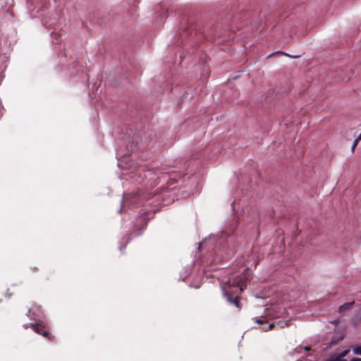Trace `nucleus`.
<instances>
[{
    "mask_svg": "<svg viewBox=\"0 0 361 361\" xmlns=\"http://www.w3.org/2000/svg\"><path fill=\"white\" fill-rule=\"evenodd\" d=\"M243 280V277L240 276L234 278L232 280L229 279L224 284H221L224 296L230 304L235 305L238 310L241 309L238 296L245 288Z\"/></svg>",
    "mask_w": 361,
    "mask_h": 361,
    "instance_id": "f257e3e1",
    "label": "nucleus"
},
{
    "mask_svg": "<svg viewBox=\"0 0 361 361\" xmlns=\"http://www.w3.org/2000/svg\"><path fill=\"white\" fill-rule=\"evenodd\" d=\"M144 176L147 180V183L151 186L156 185L161 178H166L167 174L161 171L160 169H142Z\"/></svg>",
    "mask_w": 361,
    "mask_h": 361,
    "instance_id": "f03ea898",
    "label": "nucleus"
},
{
    "mask_svg": "<svg viewBox=\"0 0 361 361\" xmlns=\"http://www.w3.org/2000/svg\"><path fill=\"white\" fill-rule=\"evenodd\" d=\"M27 315L31 319H36L35 317H40L41 310L40 307H35L28 310Z\"/></svg>",
    "mask_w": 361,
    "mask_h": 361,
    "instance_id": "7ed1b4c3",
    "label": "nucleus"
},
{
    "mask_svg": "<svg viewBox=\"0 0 361 361\" xmlns=\"http://www.w3.org/2000/svg\"><path fill=\"white\" fill-rule=\"evenodd\" d=\"M31 328L35 331L37 334L42 335L44 337H47L49 335V332L47 331H42L40 327L37 326V324H31Z\"/></svg>",
    "mask_w": 361,
    "mask_h": 361,
    "instance_id": "20e7f679",
    "label": "nucleus"
},
{
    "mask_svg": "<svg viewBox=\"0 0 361 361\" xmlns=\"http://www.w3.org/2000/svg\"><path fill=\"white\" fill-rule=\"evenodd\" d=\"M355 304L354 301L350 302H345L342 305L339 306L338 307V312L342 313L345 310H350L353 308V305Z\"/></svg>",
    "mask_w": 361,
    "mask_h": 361,
    "instance_id": "39448f33",
    "label": "nucleus"
},
{
    "mask_svg": "<svg viewBox=\"0 0 361 361\" xmlns=\"http://www.w3.org/2000/svg\"><path fill=\"white\" fill-rule=\"evenodd\" d=\"M343 338V334H341L339 335H335L332 337L331 340V344H336Z\"/></svg>",
    "mask_w": 361,
    "mask_h": 361,
    "instance_id": "423d86ee",
    "label": "nucleus"
},
{
    "mask_svg": "<svg viewBox=\"0 0 361 361\" xmlns=\"http://www.w3.org/2000/svg\"><path fill=\"white\" fill-rule=\"evenodd\" d=\"M352 350L354 354L361 355V345L353 347Z\"/></svg>",
    "mask_w": 361,
    "mask_h": 361,
    "instance_id": "0eeeda50",
    "label": "nucleus"
},
{
    "mask_svg": "<svg viewBox=\"0 0 361 361\" xmlns=\"http://www.w3.org/2000/svg\"><path fill=\"white\" fill-rule=\"evenodd\" d=\"M274 326V323L269 324L267 326H264L262 328V331H267L269 330H271Z\"/></svg>",
    "mask_w": 361,
    "mask_h": 361,
    "instance_id": "6e6552de",
    "label": "nucleus"
},
{
    "mask_svg": "<svg viewBox=\"0 0 361 361\" xmlns=\"http://www.w3.org/2000/svg\"><path fill=\"white\" fill-rule=\"evenodd\" d=\"M360 142L359 140H357V138H355L353 145H352V147H351V150L352 152H354L355 150V148L356 147V146L357 145L358 142Z\"/></svg>",
    "mask_w": 361,
    "mask_h": 361,
    "instance_id": "1a4fd4ad",
    "label": "nucleus"
},
{
    "mask_svg": "<svg viewBox=\"0 0 361 361\" xmlns=\"http://www.w3.org/2000/svg\"><path fill=\"white\" fill-rule=\"evenodd\" d=\"M253 319H254V321H255L256 323H258V324H264V323H265V322H264V320H262V319H259V318H258V317H255V318H254Z\"/></svg>",
    "mask_w": 361,
    "mask_h": 361,
    "instance_id": "9d476101",
    "label": "nucleus"
},
{
    "mask_svg": "<svg viewBox=\"0 0 361 361\" xmlns=\"http://www.w3.org/2000/svg\"><path fill=\"white\" fill-rule=\"evenodd\" d=\"M281 53L284 54V55H286V56H289L290 58H298L300 56L299 55H290V54H288L283 52V51H281Z\"/></svg>",
    "mask_w": 361,
    "mask_h": 361,
    "instance_id": "9b49d317",
    "label": "nucleus"
},
{
    "mask_svg": "<svg viewBox=\"0 0 361 361\" xmlns=\"http://www.w3.org/2000/svg\"><path fill=\"white\" fill-rule=\"evenodd\" d=\"M350 361H361V358L355 357L351 359Z\"/></svg>",
    "mask_w": 361,
    "mask_h": 361,
    "instance_id": "f8f14e48",
    "label": "nucleus"
},
{
    "mask_svg": "<svg viewBox=\"0 0 361 361\" xmlns=\"http://www.w3.org/2000/svg\"><path fill=\"white\" fill-rule=\"evenodd\" d=\"M123 204V200H122V201H121V209L118 210V212H119V213H121V211H122Z\"/></svg>",
    "mask_w": 361,
    "mask_h": 361,
    "instance_id": "ddd939ff",
    "label": "nucleus"
},
{
    "mask_svg": "<svg viewBox=\"0 0 361 361\" xmlns=\"http://www.w3.org/2000/svg\"><path fill=\"white\" fill-rule=\"evenodd\" d=\"M356 138H357V140H359L360 141L361 140V133Z\"/></svg>",
    "mask_w": 361,
    "mask_h": 361,
    "instance_id": "4468645a",
    "label": "nucleus"
},
{
    "mask_svg": "<svg viewBox=\"0 0 361 361\" xmlns=\"http://www.w3.org/2000/svg\"><path fill=\"white\" fill-rule=\"evenodd\" d=\"M125 247H126V245H125L123 247L120 246V247H119V250H123V249H124Z\"/></svg>",
    "mask_w": 361,
    "mask_h": 361,
    "instance_id": "2eb2a0df",
    "label": "nucleus"
},
{
    "mask_svg": "<svg viewBox=\"0 0 361 361\" xmlns=\"http://www.w3.org/2000/svg\"><path fill=\"white\" fill-rule=\"evenodd\" d=\"M23 327H24L25 329H27V328H28V325L25 324V325L23 326Z\"/></svg>",
    "mask_w": 361,
    "mask_h": 361,
    "instance_id": "dca6fc26",
    "label": "nucleus"
},
{
    "mask_svg": "<svg viewBox=\"0 0 361 361\" xmlns=\"http://www.w3.org/2000/svg\"><path fill=\"white\" fill-rule=\"evenodd\" d=\"M304 350H309V348H307V347H305V348H304Z\"/></svg>",
    "mask_w": 361,
    "mask_h": 361,
    "instance_id": "f3484780",
    "label": "nucleus"
},
{
    "mask_svg": "<svg viewBox=\"0 0 361 361\" xmlns=\"http://www.w3.org/2000/svg\"><path fill=\"white\" fill-rule=\"evenodd\" d=\"M129 241H130V238H128L126 243H128Z\"/></svg>",
    "mask_w": 361,
    "mask_h": 361,
    "instance_id": "a211bd4d",
    "label": "nucleus"
}]
</instances>
